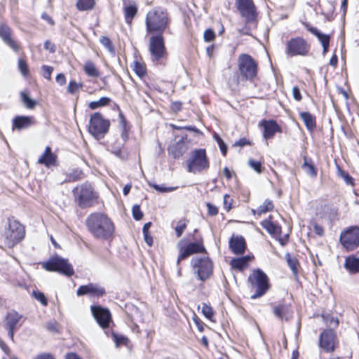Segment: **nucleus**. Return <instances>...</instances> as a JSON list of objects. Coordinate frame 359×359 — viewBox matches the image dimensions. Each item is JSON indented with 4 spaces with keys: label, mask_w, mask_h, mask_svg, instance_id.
I'll use <instances>...</instances> for the list:
<instances>
[{
    "label": "nucleus",
    "mask_w": 359,
    "mask_h": 359,
    "mask_svg": "<svg viewBox=\"0 0 359 359\" xmlns=\"http://www.w3.org/2000/svg\"><path fill=\"white\" fill-rule=\"evenodd\" d=\"M285 259L287 263L293 272L294 274L297 275L298 273L299 262L296 257H292L290 253L285 255Z\"/></svg>",
    "instance_id": "nucleus-36"
},
{
    "label": "nucleus",
    "mask_w": 359,
    "mask_h": 359,
    "mask_svg": "<svg viewBox=\"0 0 359 359\" xmlns=\"http://www.w3.org/2000/svg\"><path fill=\"white\" fill-rule=\"evenodd\" d=\"M0 38L15 53L20 50V46L17 41L13 38V32L11 28L6 23H0Z\"/></svg>",
    "instance_id": "nucleus-19"
},
{
    "label": "nucleus",
    "mask_w": 359,
    "mask_h": 359,
    "mask_svg": "<svg viewBox=\"0 0 359 359\" xmlns=\"http://www.w3.org/2000/svg\"><path fill=\"white\" fill-rule=\"evenodd\" d=\"M168 153L174 158H179L187 151V147L183 142H177L169 146Z\"/></svg>",
    "instance_id": "nucleus-26"
},
{
    "label": "nucleus",
    "mask_w": 359,
    "mask_h": 359,
    "mask_svg": "<svg viewBox=\"0 0 359 359\" xmlns=\"http://www.w3.org/2000/svg\"><path fill=\"white\" fill-rule=\"evenodd\" d=\"M21 98H22V102L26 106V107L28 109H33L36 104V101L32 100L29 97V95L25 92L21 93Z\"/></svg>",
    "instance_id": "nucleus-42"
},
{
    "label": "nucleus",
    "mask_w": 359,
    "mask_h": 359,
    "mask_svg": "<svg viewBox=\"0 0 359 359\" xmlns=\"http://www.w3.org/2000/svg\"><path fill=\"white\" fill-rule=\"evenodd\" d=\"M46 328L48 331L52 332H57V324L55 321H50L46 324Z\"/></svg>",
    "instance_id": "nucleus-58"
},
{
    "label": "nucleus",
    "mask_w": 359,
    "mask_h": 359,
    "mask_svg": "<svg viewBox=\"0 0 359 359\" xmlns=\"http://www.w3.org/2000/svg\"><path fill=\"white\" fill-rule=\"evenodd\" d=\"M83 69H84L85 73L88 76H91V77L100 76V72L97 70V69L96 68L95 64L90 60H88L86 62L84 67H83Z\"/></svg>",
    "instance_id": "nucleus-34"
},
{
    "label": "nucleus",
    "mask_w": 359,
    "mask_h": 359,
    "mask_svg": "<svg viewBox=\"0 0 359 359\" xmlns=\"http://www.w3.org/2000/svg\"><path fill=\"white\" fill-rule=\"evenodd\" d=\"M44 48L49 50L50 53H55L56 50V47L54 43H53L50 41L47 40L44 43Z\"/></svg>",
    "instance_id": "nucleus-60"
},
{
    "label": "nucleus",
    "mask_w": 359,
    "mask_h": 359,
    "mask_svg": "<svg viewBox=\"0 0 359 359\" xmlns=\"http://www.w3.org/2000/svg\"><path fill=\"white\" fill-rule=\"evenodd\" d=\"M292 95L297 101H300L302 98L300 90L298 87L294 86L292 88Z\"/></svg>",
    "instance_id": "nucleus-61"
},
{
    "label": "nucleus",
    "mask_w": 359,
    "mask_h": 359,
    "mask_svg": "<svg viewBox=\"0 0 359 359\" xmlns=\"http://www.w3.org/2000/svg\"><path fill=\"white\" fill-rule=\"evenodd\" d=\"M238 70L243 79L252 81L257 73V65L248 54L240 55L238 60Z\"/></svg>",
    "instance_id": "nucleus-7"
},
{
    "label": "nucleus",
    "mask_w": 359,
    "mask_h": 359,
    "mask_svg": "<svg viewBox=\"0 0 359 359\" xmlns=\"http://www.w3.org/2000/svg\"><path fill=\"white\" fill-rule=\"evenodd\" d=\"M339 241L347 251L355 250L359 247V227L353 226L343 231Z\"/></svg>",
    "instance_id": "nucleus-11"
},
{
    "label": "nucleus",
    "mask_w": 359,
    "mask_h": 359,
    "mask_svg": "<svg viewBox=\"0 0 359 359\" xmlns=\"http://www.w3.org/2000/svg\"><path fill=\"white\" fill-rule=\"evenodd\" d=\"M203 37L205 41L210 42L215 39V34L212 29H208L205 31Z\"/></svg>",
    "instance_id": "nucleus-56"
},
{
    "label": "nucleus",
    "mask_w": 359,
    "mask_h": 359,
    "mask_svg": "<svg viewBox=\"0 0 359 359\" xmlns=\"http://www.w3.org/2000/svg\"><path fill=\"white\" fill-rule=\"evenodd\" d=\"M111 100L107 97H102L97 101H93L88 104V107L90 109H95L97 108L104 107L109 104Z\"/></svg>",
    "instance_id": "nucleus-39"
},
{
    "label": "nucleus",
    "mask_w": 359,
    "mask_h": 359,
    "mask_svg": "<svg viewBox=\"0 0 359 359\" xmlns=\"http://www.w3.org/2000/svg\"><path fill=\"white\" fill-rule=\"evenodd\" d=\"M262 126L264 128L263 136L265 139L272 138L276 133L280 130L279 126L273 120H264L262 122Z\"/></svg>",
    "instance_id": "nucleus-25"
},
{
    "label": "nucleus",
    "mask_w": 359,
    "mask_h": 359,
    "mask_svg": "<svg viewBox=\"0 0 359 359\" xmlns=\"http://www.w3.org/2000/svg\"><path fill=\"white\" fill-rule=\"evenodd\" d=\"M32 294L34 298L39 301L42 305L46 306L48 304L47 299L46 298L43 293L38 291H33Z\"/></svg>",
    "instance_id": "nucleus-53"
},
{
    "label": "nucleus",
    "mask_w": 359,
    "mask_h": 359,
    "mask_svg": "<svg viewBox=\"0 0 359 359\" xmlns=\"http://www.w3.org/2000/svg\"><path fill=\"white\" fill-rule=\"evenodd\" d=\"M90 310L93 318L102 328L105 329L109 327L111 315L108 309L101 306H91Z\"/></svg>",
    "instance_id": "nucleus-15"
},
{
    "label": "nucleus",
    "mask_w": 359,
    "mask_h": 359,
    "mask_svg": "<svg viewBox=\"0 0 359 359\" xmlns=\"http://www.w3.org/2000/svg\"><path fill=\"white\" fill-rule=\"evenodd\" d=\"M214 139L219 144V147L220 148V150L224 156L226 155L227 152V147L226 144H224V141L222 140V138L219 137V135L217 133L214 134Z\"/></svg>",
    "instance_id": "nucleus-48"
},
{
    "label": "nucleus",
    "mask_w": 359,
    "mask_h": 359,
    "mask_svg": "<svg viewBox=\"0 0 359 359\" xmlns=\"http://www.w3.org/2000/svg\"><path fill=\"white\" fill-rule=\"evenodd\" d=\"M248 165L257 173H261L262 172V163L259 161L250 159L248 161Z\"/></svg>",
    "instance_id": "nucleus-49"
},
{
    "label": "nucleus",
    "mask_w": 359,
    "mask_h": 359,
    "mask_svg": "<svg viewBox=\"0 0 359 359\" xmlns=\"http://www.w3.org/2000/svg\"><path fill=\"white\" fill-rule=\"evenodd\" d=\"M112 337L114 341L116 344V347H118L121 345H126L128 341V339L123 335H118L116 333H112Z\"/></svg>",
    "instance_id": "nucleus-43"
},
{
    "label": "nucleus",
    "mask_w": 359,
    "mask_h": 359,
    "mask_svg": "<svg viewBox=\"0 0 359 359\" xmlns=\"http://www.w3.org/2000/svg\"><path fill=\"white\" fill-rule=\"evenodd\" d=\"M209 163L205 149H196L191 152L189 159L187 161L188 171L191 172H199L208 168Z\"/></svg>",
    "instance_id": "nucleus-10"
},
{
    "label": "nucleus",
    "mask_w": 359,
    "mask_h": 359,
    "mask_svg": "<svg viewBox=\"0 0 359 359\" xmlns=\"http://www.w3.org/2000/svg\"><path fill=\"white\" fill-rule=\"evenodd\" d=\"M344 268L351 274L359 273V257L350 255L346 257Z\"/></svg>",
    "instance_id": "nucleus-27"
},
{
    "label": "nucleus",
    "mask_w": 359,
    "mask_h": 359,
    "mask_svg": "<svg viewBox=\"0 0 359 359\" xmlns=\"http://www.w3.org/2000/svg\"><path fill=\"white\" fill-rule=\"evenodd\" d=\"M271 217L269 219L262 222V226L267 231V232L271 235H280L281 233V228L278 224L271 221Z\"/></svg>",
    "instance_id": "nucleus-29"
},
{
    "label": "nucleus",
    "mask_w": 359,
    "mask_h": 359,
    "mask_svg": "<svg viewBox=\"0 0 359 359\" xmlns=\"http://www.w3.org/2000/svg\"><path fill=\"white\" fill-rule=\"evenodd\" d=\"M182 102L176 101L173 102L171 104V109L173 111L177 112L181 110L182 109Z\"/></svg>",
    "instance_id": "nucleus-64"
},
{
    "label": "nucleus",
    "mask_w": 359,
    "mask_h": 359,
    "mask_svg": "<svg viewBox=\"0 0 359 359\" xmlns=\"http://www.w3.org/2000/svg\"><path fill=\"white\" fill-rule=\"evenodd\" d=\"M229 248L234 254L242 255L245 250V241L240 236H232L229 240Z\"/></svg>",
    "instance_id": "nucleus-23"
},
{
    "label": "nucleus",
    "mask_w": 359,
    "mask_h": 359,
    "mask_svg": "<svg viewBox=\"0 0 359 359\" xmlns=\"http://www.w3.org/2000/svg\"><path fill=\"white\" fill-rule=\"evenodd\" d=\"M132 212H133V218L135 220H137V221L140 220L143 217V213L141 211L140 207L139 205H133Z\"/></svg>",
    "instance_id": "nucleus-52"
},
{
    "label": "nucleus",
    "mask_w": 359,
    "mask_h": 359,
    "mask_svg": "<svg viewBox=\"0 0 359 359\" xmlns=\"http://www.w3.org/2000/svg\"><path fill=\"white\" fill-rule=\"evenodd\" d=\"M95 5V0H78L76 7L79 11L91 10Z\"/></svg>",
    "instance_id": "nucleus-37"
},
{
    "label": "nucleus",
    "mask_w": 359,
    "mask_h": 359,
    "mask_svg": "<svg viewBox=\"0 0 359 359\" xmlns=\"http://www.w3.org/2000/svg\"><path fill=\"white\" fill-rule=\"evenodd\" d=\"M208 211L210 215L214 216L218 213V209L215 205L210 203H207Z\"/></svg>",
    "instance_id": "nucleus-62"
},
{
    "label": "nucleus",
    "mask_w": 359,
    "mask_h": 359,
    "mask_svg": "<svg viewBox=\"0 0 359 359\" xmlns=\"http://www.w3.org/2000/svg\"><path fill=\"white\" fill-rule=\"evenodd\" d=\"M43 268L49 271H57L67 276H71L74 271L67 259L59 256L53 257L43 264Z\"/></svg>",
    "instance_id": "nucleus-9"
},
{
    "label": "nucleus",
    "mask_w": 359,
    "mask_h": 359,
    "mask_svg": "<svg viewBox=\"0 0 359 359\" xmlns=\"http://www.w3.org/2000/svg\"><path fill=\"white\" fill-rule=\"evenodd\" d=\"M323 318H324L326 325L329 327H337L339 325V320L337 318H335L334 317L332 316H324L323 315Z\"/></svg>",
    "instance_id": "nucleus-46"
},
{
    "label": "nucleus",
    "mask_w": 359,
    "mask_h": 359,
    "mask_svg": "<svg viewBox=\"0 0 359 359\" xmlns=\"http://www.w3.org/2000/svg\"><path fill=\"white\" fill-rule=\"evenodd\" d=\"M110 121L104 118L103 116L95 112L91 115L89 120L88 132L97 140H100L108 133Z\"/></svg>",
    "instance_id": "nucleus-6"
},
{
    "label": "nucleus",
    "mask_w": 359,
    "mask_h": 359,
    "mask_svg": "<svg viewBox=\"0 0 359 359\" xmlns=\"http://www.w3.org/2000/svg\"><path fill=\"white\" fill-rule=\"evenodd\" d=\"M82 171L79 169H74L67 175L66 179L63 182H71L79 180L81 178Z\"/></svg>",
    "instance_id": "nucleus-40"
},
{
    "label": "nucleus",
    "mask_w": 359,
    "mask_h": 359,
    "mask_svg": "<svg viewBox=\"0 0 359 359\" xmlns=\"http://www.w3.org/2000/svg\"><path fill=\"white\" fill-rule=\"evenodd\" d=\"M83 85L81 83H77L75 81H71L67 87V91L70 94H74L77 93L81 88Z\"/></svg>",
    "instance_id": "nucleus-44"
},
{
    "label": "nucleus",
    "mask_w": 359,
    "mask_h": 359,
    "mask_svg": "<svg viewBox=\"0 0 359 359\" xmlns=\"http://www.w3.org/2000/svg\"><path fill=\"white\" fill-rule=\"evenodd\" d=\"M56 161L57 156L52 152L51 148L47 146L43 154L38 159V163L43 164L49 168L55 165Z\"/></svg>",
    "instance_id": "nucleus-24"
},
{
    "label": "nucleus",
    "mask_w": 359,
    "mask_h": 359,
    "mask_svg": "<svg viewBox=\"0 0 359 359\" xmlns=\"http://www.w3.org/2000/svg\"><path fill=\"white\" fill-rule=\"evenodd\" d=\"M250 259V258L249 256H243L241 257L235 258L231 260V264L233 268L241 271L247 266Z\"/></svg>",
    "instance_id": "nucleus-33"
},
{
    "label": "nucleus",
    "mask_w": 359,
    "mask_h": 359,
    "mask_svg": "<svg viewBox=\"0 0 359 359\" xmlns=\"http://www.w3.org/2000/svg\"><path fill=\"white\" fill-rule=\"evenodd\" d=\"M180 254L177 259V264L179 265L181 260L187 258L189 256L198 253V252H203L205 251V249L202 243L195 242L190 243L186 247L181 246L180 243L179 245Z\"/></svg>",
    "instance_id": "nucleus-18"
},
{
    "label": "nucleus",
    "mask_w": 359,
    "mask_h": 359,
    "mask_svg": "<svg viewBox=\"0 0 359 359\" xmlns=\"http://www.w3.org/2000/svg\"><path fill=\"white\" fill-rule=\"evenodd\" d=\"M149 50L153 62H160L168 55L163 34H154L149 38Z\"/></svg>",
    "instance_id": "nucleus-8"
},
{
    "label": "nucleus",
    "mask_w": 359,
    "mask_h": 359,
    "mask_svg": "<svg viewBox=\"0 0 359 359\" xmlns=\"http://www.w3.org/2000/svg\"><path fill=\"white\" fill-rule=\"evenodd\" d=\"M310 46L301 37L291 39L286 43L285 53L289 57L305 56L308 54Z\"/></svg>",
    "instance_id": "nucleus-13"
},
{
    "label": "nucleus",
    "mask_w": 359,
    "mask_h": 359,
    "mask_svg": "<svg viewBox=\"0 0 359 359\" xmlns=\"http://www.w3.org/2000/svg\"><path fill=\"white\" fill-rule=\"evenodd\" d=\"M87 230L93 238L101 241L111 240L115 231L112 220L104 213L96 212L86 219Z\"/></svg>",
    "instance_id": "nucleus-1"
},
{
    "label": "nucleus",
    "mask_w": 359,
    "mask_h": 359,
    "mask_svg": "<svg viewBox=\"0 0 359 359\" xmlns=\"http://www.w3.org/2000/svg\"><path fill=\"white\" fill-rule=\"evenodd\" d=\"M137 7L135 4L126 6L124 7L125 20L127 24H131L133 19L137 15Z\"/></svg>",
    "instance_id": "nucleus-31"
},
{
    "label": "nucleus",
    "mask_w": 359,
    "mask_h": 359,
    "mask_svg": "<svg viewBox=\"0 0 359 359\" xmlns=\"http://www.w3.org/2000/svg\"><path fill=\"white\" fill-rule=\"evenodd\" d=\"M187 227V222L185 219H180L178 222L177 225L175 227V232L177 234V237L180 238L182 233L184 232V229Z\"/></svg>",
    "instance_id": "nucleus-47"
},
{
    "label": "nucleus",
    "mask_w": 359,
    "mask_h": 359,
    "mask_svg": "<svg viewBox=\"0 0 359 359\" xmlns=\"http://www.w3.org/2000/svg\"><path fill=\"white\" fill-rule=\"evenodd\" d=\"M149 186L152 187L156 191L161 192V193L169 192V191H174L175 189V188H173V187H165L163 186L151 184V183H149Z\"/></svg>",
    "instance_id": "nucleus-54"
},
{
    "label": "nucleus",
    "mask_w": 359,
    "mask_h": 359,
    "mask_svg": "<svg viewBox=\"0 0 359 359\" xmlns=\"http://www.w3.org/2000/svg\"><path fill=\"white\" fill-rule=\"evenodd\" d=\"M273 207V201L269 199H266L264 202L257 208V210H252V212L254 215L257 214L258 215H261L272 210Z\"/></svg>",
    "instance_id": "nucleus-32"
},
{
    "label": "nucleus",
    "mask_w": 359,
    "mask_h": 359,
    "mask_svg": "<svg viewBox=\"0 0 359 359\" xmlns=\"http://www.w3.org/2000/svg\"><path fill=\"white\" fill-rule=\"evenodd\" d=\"M248 282L251 289L255 290V293L251 295L252 299L264 296L271 287L269 277L259 269L252 271L248 277Z\"/></svg>",
    "instance_id": "nucleus-4"
},
{
    "label": "nucleus",
    "mask_w": 359,
    "mask_h": 359,
    "mask_svg": "<svg viewBox=\"0 0 359 359\" xmlns=\"http://www.w3.org/2000/svg\"><path fill=\"white\" fill-rule=\"evenodd\" d=\"M273 314L280 320H289L292 318L293 311L290 304H279L273 308Z\"/></svg>",
    "instance_id": "nucleus-21"
},
{
    "label": "nucleus",
    "mask_w": 359,
    "mask_h": 359,
    "mask_svg": "<svg viewBox=\"0 0 359 359\" xmlns=\"http://www.w3.org/2000/svg\"><path fill=\"white\" fill-rule=\"evenodd\" d=\"M236 6L245 20L252 22L255 18V6L252 0H236Z\"/></svg>",
    "instance_id": "nucleus-16"
},
{
    "label": "nucleus",
    "mask_w": 359,
    "mask_h": 359,
    "mask_svg": "<svg viewBox=\"0 0 359 359\" xmlns=\"http://www.w3.org/2000/svg\"><path fill=\"white\" fill-rule=\"evenodd\" d=\"M337 175L343 179L345 183L348 185L353 186V178L345 170H342L339 166H337Z\"/></svg>",
    "instance_id": "nucleus-38"
},
{
    "label": "nucleus",
    "mask_w": 359,
    "mask_h": 359,
    "mask_svg": "<svg viewBox=\"0 0 359 359\" xmlns=\"http://www.w3.org/2000/svg\"><path fill=\"white\" fill-rule=\"evenodd\" d=\"M232 198L228 194L224 196V208L229 211L231 208Z\"/></svg>",
    "instance_id": "nucleus-57"
},
{
    "label": "nucleus",
    "mask_w": 359,
    "mask_h": 359,
    "mask_svg": "<svg viewBox=\"0 0 359 359\" xmlns=\"http://www.w3.org/2000/svg\"><path fill=\"white\" fill-rule=\"evenodd\" d=\"M42 71H43V76L45 79L50 80L51 79V74L53 71V68L50 66L43 65V66H42Z\"/></svg>",
    "instance_id": "nucleus-55"
},
{
    "label": "nucleus",
    "mask_w": 359,
    "mask_h": 359,
    "mask_svg": "<svg viewBox=\"0 0 359 359\" xmlns=\"http://www.w3.org/2000/svg\"><path fill=\"white\" fill-rule=\"evenodd\" d=\"M105 293V289L95 283H89L88 285H81L76 291V294L78 296L88 294L96 298L102 297Z\"/></svg>",
    "instance_id": "nucleus-20"
},
{
    "label": "nucleus",
    "mask_w": 359,
    "mask_h": 359,
    "mask_svg": "<svg viewBox=\"0 0 359 359\" xmlns=\"http://www.w3.org/2000/svg\"><path fill=\"white\" fill-rule=\"evenodd\" d=\"M18 68L21 72V74L26 76L28 74V67L25 60L22 58L18 60Z\"/></svg>",
    "instance_id": "nucleus-51"
},
{
    "label": "nucleus",
    "mask_w": 359,
    "mask_h": 359,
    "mask_svg": "<svg viewBox=\"0 0 359 359\" xmlns=\"http://www.w3.org/2000/svg\"><path fill=\"white\" fill-rule=\"evenodd\" d=\"M338 345L335 332L332 329L325 330L319 337V346L326 353H332Z\"/></svg>",
    "instance_id": "nucleus-14"
},
{
    "label": "nucleus",
    "mask_w": 359,
    "mask_h": 359,
    "mask_svg": "<svg viewBox=\"0 0 359 359\" xmlns=\"http://www.w3.org/2000/svg\"><path fill=\"white\" fill-rule=\"evenodd\" d=\"M202 313L203 315L208 319H211L213 316V311L212 309L207 305L206 304H203L201 307Z\"/></svg>",
    "instance_id": "nucleus-50"
},
{
    "label": "nucleus",
    "mask_w": 359,
    "mask_h": 359,
    "mask_svg": "<svg viewBox=\"0 0 359 359\" xmlns=\"http://www.w3.org/2000/svg\"><path fill=\"white\" fill-rule=\"evenodd\" d=\"M302 168L305 170L306 174L311 177H316L317 170L311 159H307L306 157H304V162L302 165Z\"/></svg>",
    "instance_id": "nucleus-35"
},
{
    "label": "nucleus",
    "mask_w": 359,
    "mask_h": 359,
    "mask_svg": "<svg viewBox=\"0 0 359 359\" xmlns=\"http://www.w3.org/2000/svg\"><path fill=\"white\" fill-rule=\"evenodd\" d=\"M100 42L108 50L109 53L112 54L115 53L114 45L109 37L104 36H101L100 39Z\"/></svg>",
    "instance_id": "nucleus-41"
},
{
    "label": "nucleus",
    "mask_w": 359,
    "mask_h": 359,
    "mask_svg": "<svg viewBox=\"0 0 359 359\" xmlns=\"http://www.w3.org/2000/svg\"><path fill=\"white\" fill-rule=\"evenodd\" d=\"M299 116L306 128L309 130H313L316 127V118L309 112L306 111L300 112Z\"/></svg>",
    "instance_id": "nucleus-30"
},
{
    "label": "nucleus",
    "mask_w": 359,
    "mask_h": 359,
    "mask_svg": "<svg viewBox=\"0 0 359 359\" xmlns=\"http://www.w3.org/2000/svg\"><path fill=\"white\" fill-rule=\"evenodd\" d=\"M25 236V226L18 221L8 218L2 236L4 244L8 248H13L20 243Z\"/></svg>",
    "instance_id": "nucleus-3"
},
{
    "label": "nucleus",
    "mask_w": 359,
    "mask_h": 359,
    "mask_svg": "<svg viewBox=\"0 0 359 359\" xmlns=\"http://www.w3.org/2000/svg\"><path fill=\"white\" fill-rule=\"evenodd\" d=\"M73 194L75 201L82 208L92 206L94 201L97 198V195L94 192L93 187L88 183L74 188Z\"/></svg>",
    "instance_id": "nucleus-5"
},
{
    "label": "nucleus",
    "mask_w": 359,
    "mask_h": 359,
    "mask_svg": "<svg viewBox=\"0 0 359 359\" xmlns=\"http://www.w3.org/2000/svg\"><path fill=\"white\" fill-rule=\"evenodd\" d=\"M309 31L318 37V40L320 41L323 47V54H325L328 50V47L330 44V36L327 34L321 33L316 27H310L309 28Z\"/></svg>",
    "instance_id": "nucleus-28"
},
{
    "label": "nucleus",
    "mask_w": 359,
    "mask_h": 359,
    "mask_svg": "<svg viewBox=\"0 0 359 359\" xmlns=\"http://www.w3.org/2000/svg\"><path fill=\"white\" fill-rule=\"evenodd\" d=\"M191 265L201 280L208 279L212 273L213 264L208 257H196L191 259Z\"/></svg>",
    "instance_id": "nucleus-12"
},
{
    "label": "nucleus",
    "mask_w": 359,
    "mask_h": 359,
    "mask_svg": "<svg viewBox=\"0 0 359 359\" xmlns=\"http://www.w3.org/2000/svg\"><path fill=\"white\" fill-rule=\"evenodd\" d=\"M23 316L15 311H9L6 316V329L8 332V336L13 340L14 332L18 329L21 325L20 321Z\"/></svg>",
    "instance_id": "nucleus-17"
},
{
    "label": "nucleus",
    "mask_w": 359,
    "mask_h": 359,
    "mask_svg": "<svg viewBox=\"0 0 359 359\" xmlns=\"http://www.w3.org/2000/svg\"><path fill=\"white\" fill-rule=\"evenodd\" d=\"M34 359H55V358L50 353H41L36 355Z\"/></svg>",
    "instance_id": "nucleus-59"
},
{
    "label": "nucleus",
    "mask_w": 359,
    "mask_h": 359,
    "mask_svg": "<svg viewBox=\"0 0 359 359\" xmlns=\"http://www.w3.org/2000/svg\"><path fill=\"white\" fill-rule=\"evenodd\" d=\"M171 19L166 8L157 6L149 11L145 17L147 33L163 34L170 29Z\"/></svg>",
    "instance_id": "nucleus-2"
},
{
    "label": "nucleus",
    "mask_w": 359,
    "mask_h": 359,
    "mask_svg": "<svg viewBox=\"0 0 359 359\" xmlns=\"http://www.w3.org/2000/svg\"><path fill=\"white\" fill-rule=\"evenodd\" d=\"M56 81L57 83L60 85V86H63L66 83V78H65V76L60 73V74H58L56 76Z\"/></svg>",
    "instance_id": "nucleus-63"
},
{
    "label": "nucleus",
    "mask_w": 359,
    "mask_h": 359,
    "mask_svg": "<svg viewBox=\"0 0 359 359\" xmlns=\"http://www.w3.org/2000/svg\"><path fill=\"white\" fill-rule=\"evenodd\" d=\"M133 70L139 76H143L146 74L144 65L137 61L134 62Z\"/></svg>",
    "instance_id": "nucleus-45"
},
{
    "label": "nucleus",
    "mask_w": 359,
    "mask_h": 359,
    "mask_svg": "<svg viewBox=\"0 0 359 359\" xmlns=\"http://www.w3.org/2000/svg\"><path fill=\"white\" fill-rule=\"evenodd\" d=\"M35 123L33 116H18L13 120V130H22L31 127Z\"/></svg>",
    "instance_id": "nucleus-22"
}]
</instances>
